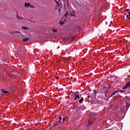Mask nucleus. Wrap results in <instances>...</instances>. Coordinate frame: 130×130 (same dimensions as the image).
<instances>
[{
  "label": "nucleus",
  "instance_id": "30",
  "mask_svg": "<svg viewBox=\"0 0 130 130\" xmlns=\"http://www.w3.org/2000/svg\"><path fill=\"white\" fill-rule=\"evenodd\" d=\"M91 96L90 95H87L88 98H90Z\"/></svg>",
  "mask_w": 130,
  "mask_h": 130
},
{
  "label": "nucleus",
  "instance_id": "8",
  "mask_svg": "<svg viewBox=\"0 0 130 130\" xmlns=\"http://www.w3.org/2000/svg\"><path fill=\"white\" fill-rule=\"evenodd\" d=\"M90 125H91V123L90 122V121H89L88 123L86 125V127H87V128H90Z\"/></svg>",
  "mask_w": 130,
  "mask_h": 130
},
{
  "label": "nucleus",
  "instance_id": "24",
  "mask_svg": "<svg viewBox=\"0 0 130 130\" xmlns=\"http://www.w3.org/2000/svg\"><path fill=\"white\" fill-rule=\"evenodd\" d=\"M130 17V15H128V14L126 15V18H128Z\"/></svg>",
  "mask_w": 130,
  "mask_h": 130
},
{
  "label": "nucleus",
  "instance_id": "2",
  "mask_svg": "<svg viewBox=\"0 0 130 130\" xmlns=\"http://www.w3.org/2000/svg\"><path fill=\"white\" fill-rule=\"evenodd\" d=\"M0 92L1 93H3V94H8V93H9V91L8 90H6V89H4L0 90Z\"/></svg>",
  "mask_w": 130,
  "mask_h": 130
},
{
  "label": "nucleus",
  "instance_id": "22",
  "mask_svg": "<svg viewBox=\"0 0 130 130\" xmlns=\"http://www.w3.org/2000/svg\"><path fill=\"white\" fill-rule=\"evenodd\" d=\"M53 32H56V29H53Z\"/></svg>",
  "mask_w": 130,
  "mask_h": 130
},
{
  "label": "nucleus",
  "instance_id": "19",
  "mask_svg": "<svg viewBox=\"0 0 130 130\" xmlns=\"http://www.w3.org/2000/svg\"><path fill=\"white\" fill-rule=\"evenodd\" d=\"M125 11H126V12H129V9H126L125 10Z\"/></svg>",
  "mask_w": 130,
  "mask_h": 130
},
{
  "label": "nucleus",
  "instance_id": "7",
  "mask_svg": "<svg viewBox=\"0 0 130 130\" xmlns=\"http://www.w3.org/2000/svg\"><path fill=\"white\" fill-rule=\"evenodd\" d=\"M118 92H119V91H115L114 92H113L111 94V97H113V96H114V95H115L116 93H118Z\"/></svg>",
  "mask_w": 130,
  "mask_h": 130
},
{
  "label": "nucleus",
  "instance_id": "28",
  "mask_svg": "<svg viewBox=\"0 0 130 130\" xmlns=\"http://www.w3.org/2000/svg\"><path fill=\"white\" fill-rule=\"evenodd\" d=\"M16 33H21V31H16Z\"/></svg>",
  "mask_w": 130,
  "mask_h": 130
},
{
  "label": "nucleus",
  "instance_id": "29",
  "mask_svg": "<svg viewBox=\"0 0 130 130\" xmlns=\"http://www.w3.org/2000/svg\"><path fill=\"white\" fill-rule=\"evenodd\" d=\"M56 79L57 80V79H59V77H56Z\"/></svg>",
  "mask_w": 130,
  "mask_h": 130
},
{
  "label": "nucleus",
  "instance_id": "3",
  "mask_svg": "<svg viewBox=\"0 0 130 130\" xmlns=\"http://www.w3.org/2000/svg\"><path fill=\"white\" fill-rule=\"evenodd\" d=\"M59 121H58V123H59L60 122L61 123H63L64 122V120H66V118H63V120H61V117H59Z\"/></svg>",
  "mask_w": 130,
  "mask_h": 130
},
{
  "label": "nucleus",
  "instance_id": "34",
  "mask_svg": "<svg viewBox=\"0 0 130 130\" xmlns=\"http://www.w3.org/2000/svg\"><path fill=\"white\" fill-rule=\"evenodd\" d=\"M56 124H57V123H56V124L54 125V126H55V125H56Z\"/></svg>",
  "mask_w": 130,
  "mask_h": 130
},
{
  "label": "nucleus",
  "instance_id": "6",
  "mask_svg": "<svg viewBox=\"0 0 130 130\" xmlns=\"http://www.w3.org/2000/svg\"><path fill=\"white\" fill-rule=\"evenodd\" d=\"M29 6H31V4L29 3H25L24 4V6L25 7V8H28V7H29Z\"/></svg>",
  "mask_w": 130,
  "mask_h": 130
},
{
  "label": "nucleus",
  "instance_id": "14",
  "mask_svg": "<svg viewBox=\"0 0 130 130\" xmlns=\"http://www.w3.org/2000/svg\"><path fill=\"white\" fill-rule=\"evenodd\" d=\"M60 25H63L64 24V20L63 21H61V20L60 21Z\"/></svg>",
  "mask_w": 130,
  "mask_h": 130
},
{
  "label": "nucleus",
  "instance_id": "26",
  "mask_svg": "<svg viewBox=\"0 0 130 130\" xmlns=\"http://www.w3.org/2000/svg\"><path fill=\"white\" fill-rule=\"evenodd\" d=\"M67 6L69 5V0H67Z\"/></svg>",
  "mask_w": 130,
  "mask_h": 130
},
{
  "label": "nucleus",
  "instance_id": "11",
  "mask_svg": "<svg viewBox=\"0 0 130 130\" xmlns=\"http://www.w3.org/2000/svg\"><path fill=\"white\" fill-rule=\"evenodd\" d=\"M79 98H80V95H76L74 98V100H77V99H78Z\"/></svg>",
  "mask_w": 130,
  "mask_h": 130
},
{
  "label": "nucleus",
  "instance_id": "13",
  "mask_svg": "<svg viewBox=\"0 0 130 130\" xmlns=\"http://www.w3.org/2000/svg\"><path fill=\"white\" fill-rule=\"evenodd\" d=\"M126 85H127V87L128 88L129 87H130V81L127 82Z\"/></svg>",
  "mask_w": 130,
  "mask_h": 130
},
{
  "label": "nucleus",
  "instance_id": "10",
  "mask_svg": "<svg viewBox=\"0 0 130 130\" xmlns=\"http://www.w3.org/2000/svg\"><path fill=\"white\" fill-rule=\"evenodd\" d=\"M29 40V38H25L22 40L24 42H26Z\"/></svg>",
  "mask_w": 130,
  "mask_h": 130
},
{
  "label": "nucleus",
  "instance_id": "16",
  "mask_svg": "<svg viewBox=\"0 0 130 130\" xmlns=\"http://www.w3.org/2000/svg\"><path fill=\"white\" fill-rule=\"evenodd\" d=\"M22 29H24V30H27V29H28V28H27L25 26H22Z\"/></svg>",
  "mask_w": 130,
  "mask_h": 130
},
{
  "label": "nucleus",
  "instance_id": "21",
  "mask_svg": "<svg viewBox=\"0 0 130 130\" xmlns=\"http://www.w3.org/2000/svg\"><path fill=\"white\" fill-rule=\"evenodd\" d=\"M17 19H20V16H19V15H17Z\"/></svg>",
  "mask_w": 130,
  "mask_h": 130
},
{
  "label": "nucleus",
  "instance_id": "15",
  "mask_svg": "<svg viewBox=\"0 0 130 130\" xmlns=\"http://www.w3.org/2000/svg\"><path fill=\"white\" fill-rule=\"evenodd\" d=\"M127 88H128V87H127V85H126V86H124L123 87V90H124V89H126Z\"/></svg>",
  "mask_w": 130,
  "mask_h": 130
},
{
  "label": "nucleus",
  "instance_id": "31",
  "mask_svg": "<svg viewBox=\"0 0 130 130\" xmlns=\"http://www.w3.org/2000/svg\"><path fill=\"white\" fill-rule=\"evenodd\" d=\"M38 121V122H39V121H41V119H39Z\"/></svg>",
  "mask_w": 130,
  "mask_h": 130
},
{
  "label": "nucleus",
  "instance_id": "36",
  "mask_svg": "<svg viewBox=\"0 0 130 130\" xmlns=\"http://www.w3.org/2000/svg\"><path fill=\"white\" fill-rule=\"evenodd\" d=\"M62 1H64V0H62Z\"/></svg>",
  "mask_w": 130,
  "mask_h": 130
},
{
  "label": "nucleus",
  "instance_id": "20",
  "mask_svg": "<svg viewBox=\"0 0 130 130\" xmlns=\"http://www.w3.org/2000/svg\"><path fill=\"white\" fill-rule=\"evenodd\" d=\"M72 97H75V96H76L75 95H74V93H72V94L71 95Z\"/></svg>",
  "mask_w": 130,
  "mask_h": 130
},
{
  "label": "nucleus",
  "instance_id": "25",
  "mask_svg": "<svg viewBox=\"0 0 130 130\" xmlns=\"http://www.w3.org/2000/svg\"><path fill=\"white\" fill-rule=\"evenodd\" d=\"M73 94H74L75 96H76V95H77V93L76 92H73Z\"/></svg>",
  "mask_w": 130,
  "mask_h": 130
},
{
  "label": "nucleus",
  "instance_id": "5",
  "mask_svg": "<svg viewBox=\"0 0 130 130\" xmlns=\"http://www.w3.org/2000/svg\"><path fill=\"white\" fill-rule=\"evenodd\" d=\"M83 108H84V106H81V107H80L79 108H78V107H75V109H76L77 111H79V110H80V109H83Z\"/></svg>",
  "mask_w": 130,
  "mask_h": 130
},
{
  "label": "nucleus",
  "instance_id": "32",
  "mask_svg": "<svg viewBox=\"0 0 130 130\" xmlns=\"http://www.w3.org/2000/svg\"><path fill=\"white\" fill-rule=\"evenodd\" d=\"M128 19L130 20V16L128 17Z\"/></svg>",
  "mask_w": 130,
  "mask_h": 130
},
{
  "label": "nucleus",
  "instance_id": "23",
  "mask_svg": "<svg viewBox=\"0 0 130 130\" xmlns=\"http://www.w3.org/2000/svg\"><path fill=\"white\" fill-rule=\"evenodd\" d=\"M71 39H72V40H73V39H75V37H72Z\"/></svg>",
  "mask_w": 130,
  "mask_h": 130
},
{
  "label": "nucleus",
  "instance_id": "4",
  "mask_svg": "<svg viewBox=\"0 0 130 130\" xmlns=\"http://www.w3.org/2000/svg\"><path fill=\"white\" fill-rule=\"evenodd\" d=\"M93 92H94V93L93 94H92L91 96L93 98H95V97H96V96L97 95V91L96 90H94Z\"/></svg>",
  "mask_w": 130,
  "mask_h": 130
},
{
  "label": "nucleus",
  "instance_id": "12",
  "mask_svg": "<svg viewBox=\"0 0 130 130\" xmlns=\"http://www.w3.org/2000/svg\"><path fill=\"white\" fill-rule=\"evenodd\" d=\"M69 15H70V12H69V11H67L66 12V13L64 16H65V17H67V16H69Z\"/></svg>",
  "mask_w": 130,
  "mask_h": 130
},
{
  "label": "nucleus",
  "instance_id": "27",
  "mask_svg": "<svg viewBox=\"0 0 130 130\" xmlns=\"http://www.w3.org/2000/svg\"><path fill=\"white\" fill-rule=\"evenodd\" d=\"M30 8H34V6H30Z\"/></svg>",
  "mask_w": 130,
  "mask_h": 130
},
{
  "label": "nucleus",
  "instance_id": "17",
  "mask_svg": "<svg viewBox=\"0 0 130 130\" xmlns=\"http://www.w3.org/2000/svg\"><path fill=\"white\" fill-rule=\"evenodd\" d=\"M70 15H71V17H73V16L76 17V16L75 15L73 14V13H71Z\"/></svg>",
  "mask_w": 130,
  "mask_h": 130
},
{
  "label": "nucleus",
  "instance_id": "33",
  "mask_svg": "<svg viewBox=\"0 0 130 130\" xmlns=\"http://www.w3.org/2000/svg\"><path fill=\"white\" fill-rule=\"evenodd\" d=\"M58 11L60 12V9H58Z\"/></svg>",
  "mask_w": 130,
  "mask_h": 130
},
{
  "label": "nucleus",
  "instance_id": "18",
  "mask_svg": "<svg viewBox=\"0 0 130 130\" xmlns=\"http://www.w3.org/2000/svg\"><path fill=\"white\" fill-rule=\"evenodd\" d=\"M120 92H121V93H124V92H125V90H121L120 91Z\"/></svg>",
  "mask_w": 130,
  "mask_h": 130
},
{
  "label": "nucleus",
  "instance_id": "35",
  "mask_svg": "<svg viewBox=\"0 0 130 130\" xmlns=\"http://www.w3.org/2000/svg\"><path fill=\"white\" fill-rule=\"evenodd\" d=\"M73 14H75V12H73Z\"/></svg>",
  "mask_w": 130,
  "mask_h": 130
},
{
  "label": "nucleus",
  "instance_id": "9",
  "mask_svg": "<svg viewBox=\"0 0 130 130\" xmlns=\"http://www.w3.org/2000/svg\"><path fill=\"white\" fill-rule=\"evenodd\" d=\"M83 101H84V98H81V99L79 101V103H83Z\"/></svg>",
  "mask_w": 130,
  "mask_h": 130
},
{
  "label": "nucleus",
  "instance_id": "1",
  "mask_svg": "<svg viewBox=\"0 0 130 130\" xmlns=\"http://www.w3.org/2000/svg\"><path fill=\"white\" fill-rule=\"evenodd\" d=\"M108 90H109V87H108V86H105L103 88L101 89V92L103 94H105V96H106V94H107Z\"/></svg>",
  "mask_w": 130,
  "mask_h": 130
}]
</instances>
